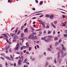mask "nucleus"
I'll return each instance as SVG.
<instances>
[{"label":"nucleus","instance_id":"f257e3e1","mask_svg":"<svg viewBox=\"0 0 67 67\" xmlns=\"http://www.w3.org/2000/svg\"><path fill=\"white\" fill-rule=\"evenodd\" d=\"M19 43H17V45L15 47V50H17L18 51L19 49Z\"/></svg>","mask_w":67,"mask_h":67},{"label":"nucleus","instance_id":"f03ea898","mask_svg":"<svg viewBox=\"0 0 67 67\" xmlns=\"http://www.w3.org/2000/svg\"><path fill=\"white\" fill-rule=\"evenodd\" d=\"M50 19L51 20H53V18H54V14H51V15L49 16Z\"/></svg>","mask_w":67,"mask_h":67},{"label":"nucleus","instance_id":"7ed1b4c3","mask_svg":"<svg viewBox=\"0 0 67 67\" xmlns=\"http://www.w3.org/2000/svg\"><path fill=\"white\" fill-rule=\"evenodd\" d=\"M31 39L32 40H36V39H37V37L34 36H31Z\"/></svg>","mask_w":67,"mask_h":67},{"label":"nucleus","instance_id":"20e7f679","mask_svg":"<svg viewBox=\"0 0 67 67\" xmlns=\"http://www.w3.org/2000/svg\"><path fill=\"white\" fill-rule=\"evenodd\" d=\"M5 58L7 59H8V60H11V59L9 57L5 56Z\"/></svg>","mask_w":67,"mask_h":67},{"label":"nucleus","instance_id":"39448f33","mask_svg":"<svg viewBox=\"0 0 67 67\" xmlns=\"http://www.w3.org/2000/svg\"><path fill=\"white\" fill-rule=\"evenodd\" d=\"M57 55L58 58L59 59L60 57V53H59V52H58Z\"/></svg>","mask_w":67,"mask_h":67},{"label":"nucleus","instance_id":"423d86ee","mask_svg":"<svg viewBox=\"0 0 67 67\" xmlns=\"http://www.w3.org/2000/svg\"><path fill=\"white\" fill-rule=\"evenodd\" d=\"M3 35V36H4V37H5L7 38H9V37H8V36H7V35L6 34H3L2 35Z\"/></svg>","mask_w":67,"mask_h":67},{"label":"nucleus","instance_id":"0eeeda50","mask_svg":"<svg viewBox=\"0 0 67 67\" xmlns=\"http://www.w3.org/2000/svg\"><path fill=\"white\" fill-rule=\"evenodd\" d=\"M18 38V36L16 35H15L13 38V40H14L15 39V40H16V38Z\"/></svg>","mask_w":67,"mask_h":67},{"label":"nucleus","instance_id":"6e6552de","mask_svg":"<svg viewBox=\"0 0 67 67\" xmlns=\"http://www.w3.org/2000/svg\"><path fill=\"white\" fill-rule=\"evenodd\" d=\"M21 59H20L19 60L18 62V64L19 65H21Z\"/></svg>","mask_w":67,"mask_h":67},{"label":"nucleus","instance_id":"1a4fd4ad","mask_svg":"<svg viewBox=\"0 0 67 67\" xmlns=\"http://www.w3.org/2000/svg\"><path fill=\"white\" fill-rule=\"evenodd\" d=\"M49 38H48L47 40H44V42H48L49 41Z\"/></svg>","mask_w":67,"mask_h":67},{"label":"nucleus","instance_id":"9d476101","mask_svg":"<svg viewBox=\"0 0 67 67\" xmlns=\"http://www.w3.org/2000/svg\"><path fill=\"white\" fill-rule=\"evenodd\" d=\"M24 32H27L28 33V30H27V28H26L24 30Z\"/></svg>","mask_w":67,"mask_h":67},{"label":"nucleus","instance_id":"9b49d317","mask_svg":"<svg viewBox=\"0 0 67 67\" xmlns=\"http://www.w3.org/2000/svg\"><path fill=\"white\" fill-rule=\"evenodd\" d=\"M6 41H7L8 43H9V44H11L12 43L11 42H9V41H8V40L7 39H6Z\"/></svg>","mask_w":67,"mask_h":67},{"label":"nucleus","instance_id":"f8f14e48","mask_svg":"<svg viewBox=\"0 0 67 67\" xmlns=\"http://www.w3.org/2000/svg\"><path fill=\"white\" fill-rule=\"evenodd\" d=\"M10 35H11L12 37H13L15 35V34L11 33V34H10Z\"/></svg>","mask_w":67,"mask_h":67},{"label":"nucleus","instance_id":"ddd939ff","mask_svg":"<svg viewBox=\"0 0 67 67\" xmlns=\"http://www.w3.org/2000/svg\"><path fill=\"white\" fill-rule=\"evenodd\" d=\"M59 44V43L58 42H56L55 43V46H56L58 45V44Z\"/></svg>","mask_w":67,"mask_h":67},{"label":"nucleus","instance_id":"4468645a","mask_svg":"<svg viewBox=\"0 0 67 67\" xmlns=\"http://www.w3.org/2000/svg\"><path fill=\"white\" fill-rule=\"evenodd\" d=\"M27 58L25 59L24 61L23 62V63L24 64V63H25V62H26V61H27Z\"/></svg>","mask_w":67,"mask_h":67},{"label":"nucleus","instance_id":"2eb2a0df","mask_svg":"<svg viewBox=\"0 0 67 67\" xmlns=\"http://www.w3.org/2000/svg\"><path fill=\"white\" fill-rule=\"evenodd\" d=\"M60 52L62 54H64V52H63V51L62 50H60Z\"/></svg>","mask_w":67,"mask_h":67},{"label":"nucleus","instance_id":"dca6fc26","mask_svg":"<svg viewBox=\"0 0 67 67\" xmlns=\"http://www.w3.org/2000/svg\"><path fill=\"white\" fill-rule=\"evenodd\" d=\"M38 21H39V22H40V24H42V23H43V21H42V20H38Z\"/></svg>","mask_w":67,"mask_h":67},{"label":"nucleus","instance_id":"f3484780","mask_svg":"<svg viewBox=\"0 0 67 67\" xmlns=\"http://www.w3.org/2000/svg\"><path fill=\"white\" fill-rule=\"evenodd\" d=\"M21 37H23L24 36V34H23V33H22V34H21Z\"/></svg>","mask_w":67,"mask_h":67},{"label":"nucleus","instance_id":"a211bd4d","mask_svg":"<svg viewBox=\"0 0 67 67\" xmlns=\"http://www.w3.org/2000/svg\"><path fill=\"white\" fill-rule=\"evenodd\" d=\"M62 50H63V51H66V48L65 47H63L62 48Z\"/></svg>","mask_w":67,"mask_h":67},{"label":"nucleus","instance_id":"6ab92c4d","mask_svg":"<svg viewBox=\"0 0 67 67\" xmlns=\"http://www.w3.org/2000/svg\"><path fill=\"white\" fill-rule=\"evenodd\" d=\"M10 57L11 58L12 60H13L14 59L13 58V57H12V55H10Z\"/></svg>","mask_w":67,"mask_h":67},{"label":"nucleus","instance_id":"aec40b11","mask_svg":"<svg viewBox=\"0 0 67 67\" xmlns=\"http://www.w3.org/2000/svg\"><path fill=\"white\" fill-rule=\"evenodd\" d=\"M53 36H48L47 37H49V38H52Z\"/></svg>","mask_w":67,"mask_h":67},{"label":"nucleus","instance_id":"412c9836","mask_svg":"<svg viewBox=\"0 0 67 67\" xmlns=\"http://www.w3.org/2000/svg\"><path fill=\"white\" fill-rule=\"evenodd\" d=\"M48 64L47 63V62H46V63L45 64V67H47V66H48Z\"/></svg>","mask_w":67,"mask_h":67},{"label":"nucleus","instance_id":"4be33fe9","mask_svg":"<svg viewBox=\"0 0 67 67\" xmlns=\"http://www.w3.org/2000/svg\"><path fill=\"white\" fill-rule=\"evenodd\" d=\"M21 54V55H23V52H22V51H21L20 52V54Z\"/></svg>","mask_w":67,"mask_h":67},{"label":"nucleus","instance_id":"5701e85b","mask_svg":"<svg viewBox=\"0 0 67 67\" xmlns=\"http://www.w3.org/2000/svg\"><path fill=\"white\" fill-rule=\"evenodd\" d=\"M54 40H58V38H57V37H55L54 38Z\"/></svg>","mask_w":67,"mask_h":67},{"label":"nucleus","instance_id":"b1692460","mask_svg":"<svg viewBox=\"0 0 67 67\" xmlns=\"http://www.w3.org/2000/svg\"><path fill=\"white\" fill-rule=\"evenodd\" d=\"M32 36V35H29V36L28 37V39H30L31 38V36Z\"/></svg>","mask_w":67,"mask_h":67},{"label":"nucleus","instance_id":"393cba45","mask_svg":"<svg viewBox=\"0 0 67 67\" xmlns=\"http://www.w3.org/2000/svg\"><path fill=\"white\" fill-rule=\"evenodd\" d=\"M54 63L55 64H56L57 63V61L56 60V59H55L54 60Z\"/></svg>","mask_w":67,"mask_h":67},{"label":"nucleus","instance_id":"a878e982","mask_svg":"<svg viewBox=\"0 0 67 67\" xmlns=\"http://www.w3.org/2000/svg\"><path fill=\"white\" fill-rule=\"evenodd\" d=\"M48 28H49V26L48 25L46 27V29H48Z\"/></svg>","mask_w":67,"mask_h":67},{"label":"nucleus","instance_id":"bb28decb","mask_svg":"<svg viewBox=\"0 0 67 67\" xmlns=\"http://www.w3.org/2000/svg\"><path fill=\"white\" fill-rule=\"evenodd\" d=\"M1 55H2V56H4V57H5V54L3 53Z\"/></svg>","mask_w":67,"mask_h":67},{"label":"nucleus","instance_id":"cd10ccee","mask_svg":"<svg viewBox=\"0 0 67 67\" xmlns=\"http://www.w3.org/2000/svg\"><path fill=\"white\" fill-rule=\"evenodd\" d=\"M1 58L3 60H4L5 59L4 58H3V57H1Z\"/></svg>","mask_w":67,"mask_h":67},{"label":"nucleus","instance_id":"c85d7f7f","mask_svg":"<svg viewBox=\"0 0 67 67\" xmlns=\"http://www.w3.org/2000/svg\"><path fill=\"white\" fill-rule=\"evenodd\" d=\"M49 16V15L48 14H46V17L47 18H48Z\"/></svg>","mask_w":67,"mask_h":67},{"label":"nucleus","instance_id":"c756f323","mask_svg":"<svg viewBox=\"0 0 67 67\" xmlns=\"http://www.w3.org/2000/svg\"><path fill=\"white\" fill-rule=\"evenodd\" d=\"M62 41V39H60V40L59 41V43H61Z\"/></svg>","mask_w":67,"mask_h":67},{"label":"nucleus","instance_id":"7c9ffc66","mask_svg":"<svg viewBox=\"0 0 67 67\" xmlns=\"http://www.w3.org/2000/svg\"><path fill=\"white\" fill-rule=\"evenodd\" d=\"M35 60V58H33L32 60H32V61H34Z\"/></svg>","mask_w":67,"mask_h":67},{"label":"nucleus","instance_id":"2f4dec72","mask_svg":"<svg viewBox=\"0 0 67 67\" xmlns=\"http://www.w3.org/2000/svg\"><path fill=\"white\" fill-rule=\"evenodd\" d=\"M32 35H36V32H33L32 33Z\"/></svg>","mask_w":67,"mask_h":67},{"label":"nucleus","instance_id":"473e14b6","mask_svg":"<svg viewBox=\"0 0 67 67\" xmlns=\"http://www.w3.org/2000/svg\"><path fill=\"white\" fill-rule=\"evenodd\" d=\"M52 45H50V46L49 47V48H51V49H52Z\"/></svg>","mask_w":67,"mask_h":67},{"label":"nucleus","instance_id":"72a5a7b5","mask_svg":"<svg viewBox=\"0 0 67 67\" xmlns=\"http://www.w3.org/2000/svg\"><path fill=\"white\" fill-rule=\"evenodd\" d=\"M52 26H53V27H54V29L56 28V26H55V25H52Z\"/></svg>","mask_w":67,"mask_h":67},{"label":"nucleus","instance_id":"f704fd0d","mask_svg":"<svg viewBox=\"0 0 67 67\" xmlns=\"http://www.w3.org/2000/svg\"><path fill=\"white\" fill-rule=\"evenodd\" d=\"M43 3V2L42 1H41L40 2V4L41 5H42V3Z\"/></svg>","mask_w":67,"mask_h":67},{"label":"nucleus","instance_id":"c9c22d12","mask_svg":"<svg viewBox=\"0 0 67 67\" xmlns=\"http://www.w3.org/2000/svg\"><path fill=\"white\" fill-rule=\"evenodd\" d=\"M31 47H29V51H31Z\"/></svg>","mask_w":67,"mask_h":67},{"label":"nucleus","instance_id":"e433bc0d","mask_svg":"<svg viewBox=\"0 0 67 67\" xmlns=\"http://www.w3.org/2000/svg\"><path fill=\"white\" fill-rule=\"evenodd\" d=\"M46 37H47V36H45L43 38L44 39V40H46Z\"/></svg>","mask_w":67,"mask_h":67},{"label":"nucleus","instance_id":"4c0bfd02","mask_svg":"<svg viewBox=\"0 0 67 67\" xmlns=\"http://www.w3.org/2000/svg\"><path fill=\"white\" fill-rule=\"evenodd\" d=\"M22 47L24 49H25V48H26V46H23Z\"/></svg>","mask_w":67,"mask_h":67},{"label":"nucleus","instance_id":"58836bf2","mask_svg":"<svg viewBox=\"0 0 67 67\" xmlns=\"http://www.w3.org/2000/svg\"><path fill=\"white\" fill-rule=\"evenodd\" d=\"M45 23L44 22H43L42 23V24H42V25H45Z\"/></svg>","mask_w":67,"mask_h":67},{"label":"nucleus","instance_id":"ea45409f","mask_svg":"<svg viewBox=\"0 0 67 67\" xmlns=\"http://www.w3.org/2000/svg\"><path fill=\"white\" fill-rule=\"evenodd\" d=\"M54 24H57V21H55L54 22Z\"/></svg>","mask_w":67,"mask_h":67},{"label":"nucleus","instance_id":"a19ab883","mask_svg":"<svg viewBox=\"0 0 67 67\" xmlns=\"http://www.w3.org/2000/svg\"><path fill=\"white\" fill-rule=\"evenodd\" d=\"M13 42H16V39H13V40L12 41Z\"/></svg>","mask_w":67,"mask_h":67},{"label":"nucleus","instance_id":"79ce46f5","mask_svg":"<svg viewBox=\"0 0 67 67\" xmlns=\"http://www.w3.org/2000/svg\"><path fill=\"white\" fill-rule=\"evenodd\" d=\"M58 62H59V63L60 64V63H61V60H58Z\"/></svg>","mask_w":67,"mask_h":67},{"label":"nucleus","instance_id":"37998d69","mask_svg":"<svg viewBox=\"0 0 67 67\" xmlns=\"http://www.w3.org/2000/svg\"><path fill=\"white\" fill-rule=\"evenodd\" d=\"M67 35L66 34H65L64 35V36L65 37H66L67 36Z\"/></svg>","mask_w":67,"mask_h":67},{"label":"nucleus","instance_id":"c03bdc74","mask_svg":"<svg viewBox=\"0 0 67 67\" xmlns=\"http://www.w3.org/2000/svg\"><path fill=\"white\" fill-rule=\"evenodd\" d=\"M47 50H48V51H51V49H50V48H48L47 49Z\"/></svg>","mask_w":67,"mask_h":67},{"label":"nucleus","instance_id":"a18cd8bd","mask_svg":"<svg viewBox=\"0 0 67 67\" xmlns=\"http://www.w3.org/2000/svg\"><path fill=\"white\" fill-rule=\"evenodd\" d=\"M62 26H66V24H63L62 25Z\"/></svg>","mask_w":67,"mask_h":67},{"label":"nucleus","instance_id":"49530a36","mask_svg":"<svg viewBox=\"0 0 67 67\" xmlns=\"http://www.w3.org/2000/svg\"><path fill=\"white\" fill-rule=\"evenodd\" d=\"M20 32L21 31H19L18 32V33H17L18 34V35L19 34H20Z\"/></svg>","mask_w":67,"mask_h":67},{"label":"nucleus","instance_id":"de8ad7c7","mask_svg":"<svg viewBox=\"0 0 67 67\" xmlns=\"http://www.w3.org/2000/svg\"><path fill=\"white\" fill-rule=\"evenodd\" d=\"M24 27V26H23L21 27V30H23V28Z\"/></svg>","mask_w":67,"mask_h":67},{"label":"nucleus","instance_id":"09e8293b","mask_svg":"<svg viewBox=\"0 0 67 67\" xmlns=\"http://www.w3.org/2000/svg\"><path fill=\"white\" fill-rule=\"evenodd\" d=\"M66 55H67V53H65L63 55H64V56H65Z\"/></svg>","mask_w":67,"mask_h":67},{"label":"nucleus","instance_id":"8fccbe9b","mask_svg":"<svg viewBox=\"0 0 67 67\" xmlns=\"http://www.w3.org/2000/svg\"><path fill=\"white\" fill-rule=\"evenodd\" d=\"M50 58H50V57H48L47 58V60H49L50 59Z\"/></svg>","mask_w":67,"mask_h":67},{"label":"nucleus","instance_id":"3c124183","mask_svg":"<svg viewBox=\"0 0 67 67\" xmlns=\"http://www.w3.org/2000/svg\"><path fill=\"white\" fill-rule=\"evenodd\" d=\"M46 30H44V31L43 32V33L44 34H46Z\"/></svg>","mask_w":67,"mask_h":67},{"label":"nucleus","instance_id":"603ef678","mask_svg":"<svg viewBox=\"0 0 67 67\" xmlns=\"http://www.w3.org/2000/svg\"><path fill=\"white\" fill-rule=\"evenodd\" d=\"M36 31H41V30L40 29H37L36 30Z\"/></svg>","mask_w":67,"mask_h":67},{"label":"nucleus","instance_id":"864d4df0","mask_svg":"<svg viewBox=\"0 0 67 67\" xmlns=\"http://www.w3.org/2000/svg\"><path fill=\"white\" fill-rule=\"evenodd\" d=\"M8 63H7V62H5V65L6 66H8Z\"/></svg>","mask_w":67,"mask_h":67},{"label":"nucleus","instance_id":"5fc2aeb1","mask_svg":"<svg viewBox=\"0 0 67 67\" xmlns=\"http://www.w3.org/2000/svg\"><path fill=\"white\" fill-rule=\"evenodd\" d=\"M51 32H52L50 31H49L48 32V34H51Z\"/></svg>","mask_w":67,"mask_h":67},{"label":"nucleus","instance_id":"6e6d98bb","mask_svg":"<svg viewBox=\"0 0 67 67\" xmlns=\"http://www.w3.org/2000/svg\"><path fill=\"white\" fill-rule=\"evenodd\" d=\"M62 17L63 18H65V16L64 15H62Z\"/></svg>","mask_w":67,"mask_h":67},{"label":"nucleus","instance_id":"4d7b16f0","mask_svg":"<svg viewBox=\"0 0 67 67\" xmlns=\"http://www.w3.org/2000/svg\"><path fill=\"white\" fill-rule=\"evenodd\" d=\"M39 34H40L41 35L42 34V32L41 31L39 32Z\"/></svg>","mask_w":67,"mask_h":67},{"label":"nucleus","instance_id":"13d9d810","mask_svg":"<svg viewBox=\"0 0 67 67\" xmlns=\"http://www.w3.org/2000/svg\"><path fill=\"white\" fill-rule=\"evenodd\" d=\"M18 30L17 29H16L15 31V33H16V32H18Z\"/></svg>","mask_w":67,"mask_h":67},{"label":"nucleus","instance_id":"bf43d9fd","mask_svg":"<svg viewBox=\"0 0 67 67\" xmlns=\"http://www.w3.org/2000/svg\"><path fill=\"white\" fill-rule=\"evenodd\" d=\"M26 50H25L23 51V52L24 53H26Z\"/></svg>","mask_w":67,"mask_h":67},{"label":"nucleus","instance_id":"052dcab7","mask_svg":"<svg viewBox=\"0 0 67 67\" xmlns=\"http://www.w3.org/2000/svg\"><path fill=\"white\" fill-rule=\"evenodd\" d=\"M43 16V15H41L39 17L40 18H41V17H42Z\"/></svg>","mask_w":67,"mask_h":67},{"label":"nucleus","instance_id":"680f3d73","mask_svg":"<svg viewBox=\"0 0 67 67\" xmlns=\"http://www.w3.org/2000/svg\"><path fill=\"white\" fill-rule=\"evenodd\" d=\"M43 28H45L46 27V26H45V25H43Z\"/></svg>","mask_w":67,"mask_h":67},{"label":"nucleus","instance_id":"e2e57ef3","mask_svg":"<svg viewBox=\"0 0 67 67\" xmlns=\"http://www.w3.org/2000/svg\"><path fill=\"white\" fill-rule=\"evenodd\" d=\"M65 57V56L64 55H62V56H61V57L62 58H63V57Z\"/></svg>","mask_w":67,"mask_h":67},{"label":"nucleus","instance_id":"0e129e2a","mask_svg":"<svg viewBox=\"0 0 67 67\" xmlns=\"http://www.w3.org/2000/svg\"><path fill=\"white\" fill-rule=\"evenodd\" d=\"M53 33V35H54L55 34V31H54Z\"/></svg>","mask_w":67,"mask_h":67},{"label":"nucleus","instance_id":"69168bd1","mask_svg":"<svg viewBox=\"0 0 67 67\" xmlns=\"http://www.w3.org/2000/svg\"><path fill=\"white\" fill-rule=\"evenodd\" d=\"M35 2H36V3H37L38 2V1H37L36 0Z\"/></svg>","mask_w":67,"mask_h":67},{"label":"nucleus","instance_id":"338daca9","mask_svg":"<svg viewBox=\"0 0 67 67\" xmlns=\"http://www.w3.org/2000/svg\"><path fill=\"white\" fill-rule=\"evenodd\" d=\"M16 53L18 54H20V52H16Z\"/></svg>","mask_w":67,"mask_h":67},{"label":"nucleus","instance_id":"774afa93","mask_svg":"<svg viewBox=\"0 0 67 67\" xmlns=\"http://www.w3.org/2000/svg\"><path fill=\"white\" fill-rule=\"evenodd\" d=\"M16 64L14 63V66H16Z\"/></svg>","mask_w":67,"mask_h":67}]
</instances>
